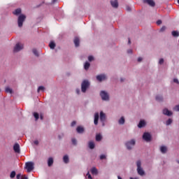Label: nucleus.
<instances>
[{
    "instance_id": "1",
    "label": "nucleus",
    "mask_w": 179,
    "mask_h": 179,
    "mask_svg": "<svg viewBox=\"0 0 179 179\" xmlns=\"http://www.w3.org/2000/svg\"><path fill=\"white\" fill-rule=\"evenodd\" d=\"M136 166H137V173L140 176H145V171L143 169V168L141 167V160H138L136 162Z\"/></svg>"
},
{
    "instance_id": "2",
    "label": "nucleus",
    "mask_w": 179,
    "mask_h": 179,
    "mask_svg": "<svg viewBox=\"0 0 179 179\" xmlns=\"http://www.w3.org/2000/svg\"><path fill=\"white\" fill-rule=\"evenodd\" d=\"M89 87H90L89 81L87 80H83V83H81V92L83 93H85Z\"/></svg>"
},
{
    "instance_id": "3",
    "label": "nucleus",
    "mask_w": 179,
    "mask_h": 179,
    "mask_svg": "<svg viewBox=\"0 0 179 179\" xmlns=\"http://www.w3.org/2000/svg\"><path fill=\"white\" fill-rule=\"evenodd\" d=\"M25 169L27 172L31 173L34 169V164L32 162L25 163Z\"/></svg>"
},
{
    "instance_id": "4",
    "label": "nucleus",
    "mask_w": 179,
    "mask_h": 179,
    "mask_svg": "<svg viewBox=\"0 0 179 179\" xmlns=\"http://www.w3.org/2000/svg\"><path fill=\"white\" fill-rule=\"evenodd\" d=\"M26 20V16L24 15H21L18 17V27L21 28L23 26V23Z\"/></svg>"
},
{
    "instance_id": "5",
    "label": "nucleus",
    "mask_w": 179,
    "mask_h": 179,
    "mask_svg": "<svg viewBox=\"0 0 179 179\" xmlns=\"http://www.w3.org/2000/svg\"><path fill=\"white\" fill-rule=\"evenodd\" d=\"M135 144H136L135 140L131 139L130 141H127L125 143V145H126L127 150H131L132 149V147L134 146Z\"/></svg>"
},
{
    "instance_id": "6",
    "label": "nucleus",
    "mask_w": 179,
    "mask_h": 179,
    "mask_svg": "<svg viewBox=\"0 0 179 179\" xmlns=\"http://www.w3.org/2000/svg\"><path fill=\"white\" fill-rule=\"evenodd\" d=\"M143 139L145 141V142H150L152 140V136L150 133L148 132H145L143 134Z\"/></svg>"
},
{
    "instance_id": "7",
    "label": "nucleus",
    "mask_w": 179,
    "mask_h": 179,
    "mask_svg": "<svg viewBox=\"0 0 179 179\" xmlns=\"http://www.w3.org/2000/svg\"><path fill=\"white\" fill-rule=\"evenodd\" d=\"M100 96L103 101H108L109 100V96L107 92L105 91H101L100 92Z\"/></svg>"
},
{
    "instance_id": "8",
    "label": "nucleus",
    "mask_w": 179,
    "mask_h": 179,
    "mask_svg": "<svg viewBox=\"0 0 179 179\" xmlns=\"http://www.w3.org/2000/svg\"><path fill=\"white\" fill-rule=\"evenodd\" d=\"M23 48H24V45L22 44L17 43L15 45V47H14V52H19L22 50H23Z\"/></svg>"
},
{
    "instance_id": "9",
    "label": "nucleus",
    "mask_w": 179,
    "mask_h": 179,
    "mask_svg": "<svg viewBox=\"0 0 179 179\" xmlns=\"http://www.w3.org/2000/svg\"><path fill=\"white\" fill-rule=\"evenodd\" d=\"M96 78L99 82H102L106 80V76L105 74L98 75Z\"/></svg>"
},
{
    "instance_id": "10",
    "label": "nucleus",
    "mask_w": 179,
    "mask_h": 179,
    "mask_svg": "<svg viewBox=\"0 0 179 179\" xmlns=\"http://www.w3.org/2000/svg\"><path fill=\"white\" fill-rule=\"evenodd\" d=\"M143 3H148L150 6H155V2L153 0H143Z\"/></svg>"
},
{
    "instance_id": "11",
    "label": "nucleus",
    "mask_w": 179,
    "mask_h": 179,
    "mask_svg": "<svg viewBox=\"0 0 179 179\" xmlns=\"http://www.w3.org/2000/svg\"><path fill=\"white\" fill-rule=\"evenodd\" d=\"M13 149H14V152L15 153H18V154L20 153V146L19 143L14 144Z\"/></svg>"
},
{
    "instance_id": "12",
    "label": "nucleus",
    "mask_w": 179,
    "mask_h": 179,
    "mask_svg": "<svg viewBox=\"0 0 179 179\" xmlns=\"http://www.w3.org/2000/svg\"><path fill=\"white\" fill-rule=\"evenodd\" d=\"M99 119L102 123H104L106 121V114L103 111L100 112Z\"/></svg>"
},
{
    "instance_id": "13",
    "label": "nucleus",
    "mask_w": 179,
    "mask_h": 179,
    "mask_svg": "<svg viewBox=\"0 0 179 179\" xmlns=\"http://www.w3.org/2000/svg\"><path fill=\"white\" fill-rule=\"evenodd\" d=\"M163 114L164 115L170 117V116H171L173 115V113L171 111H170L169 109L164 108L163 110Z\"/></svg>"
},
{
    "instance_id": "14",
    "label": "nucleus",
    "mask_w": 179,
    "mask_h": 179,
    "mask_svg": "<svg viewBox=\"0 0 179 179\" xmlns=\"http://www.w3.org/2000/svg\"><path fill=\"white\" fill-rule=\"evenodd\" d=\"M110 5L113 8H118L119 3L117 0L110 1Z\"/></svg>"
},
{
    "instance_id": "15",
    "label": "nucleus",
    "mask_w": 179,
    "mask_h": 179,
    "mask_svg": "<svg viewBox=\"0 0 179 179\" xmlns=\"http://www.w3.org/2000/svg\"><path fill=\"white\" fill-rule=\"evenodd\" d=\"M73 43L76 48H78L80 46V39L78 37H75L73 40Z\"/></svg>"
},
{
    "instance_id": "16",
    "label": "nucleus",
    "mask_w": 179,
    "mask_h": 179,
    "mask_svg": "<svg viewBox=\"0 0 179 179\" xmlns=\"http://www.w3.org/2000/svg\"><path fill=\"white\" fill-rule=\"evenodd\" d=\"M99 119V114L98 113H96L94 114V125H97L98 124Z\"/></svg>"
},
{
    "instance_id": "17",
    "label": "nucleus",
    "mask_w": 179,
    "mask_h": 179,
    "mask_svg": "<svg viewBox=\"0 0 179 179\" xmlns=\"http://www.w3.org/2000/svg\"><path fill=\"white\" fill-rule=\"evenodd\" d=\"M76 131L78 134H83L85 131V129L83 127L78 126L76 128Z\"/></svg>"
},
{
    "instance_id": "18",
    "label": "nucleus",
    "mask_w": 179,
    "mask_h": 179,
    "mask_svg": "<svg viewBox=\"0 0 179 179\" xmlns=\"http://www.w3.org/2000/svg\"><path fill=\"white\" fill-rule=\"evenodd\" d=\"M146 123L145 122V120H140L138 124V127L139 129L143 128L145 126Z\"/></svg>"
},
{
    "instance_id": "19",
    "label": "nucleus",
    "mask_w": 179,
    "mask_h": 179,
    "mask_svg": "<svg viewBox=\"0 0 179 179\" xmlns=\"http://www.w3.org/2000/svg\"><path fill=\"white\" fill-rule=\"evenodd\" d=\"M160 152L162 154H166L167 152V147L165 145H162L160 147Z\"/></svg>"
},
{
    "instance_id": "20",
    "label": "nucleus",
    "mask_w": 179,
    "mask_h": 179,
    "mask_svg": "<svg viewBox=\"0 0 179 179\" xmlns=\"http://www.w3.org/2000/svg\"><path fill=\"white\" fill-rule=\"evenodd\" d=\"M54 159L52 157H49L48 159V166L51 167L53 165Z\"/></svg>"
},
{
    "instance_id": "21",
    "label": "nucleus",
    "mask_w": 179,
    "mask_h": 179,
    "mask_svg": "<svg viewBox=\"0 0 179 179\" xmlns=\"http://www.w3.org/2000/svg\"><path fill=\"white\" fill-rule=\"evenodd\" d=\"M92 175L96 176L98 174V170L96 167H92L90 170Z\"/></svg>"
},
{
    "instance_id": "22",
    "label": "nucleus",
    "mask_w": 179,
    "mask_h": 179,
    "mask_svg": "<svg viewBox=\"0 0 179 179\" xmlns=\"http://www.w3.org/2000/svg\"><path fill=\"white\" fill-rule=\"evenodd\" d=\"M171 35L174 38H178V37H179V32L178 31H173L171 32Z\"/></svg>"
},
{
    "instance_id": "23",
    "label": "nucleus",
    "mask_w": 179,
    "mask_h": 179,
    "mask_svg": "<svg viewBox=\"0 0 179 179\" xmlns=\"http://www.w3.org/2000/svg\"><path fill=\"white\" fill-rule=\"evenodd\" d=\"M88 145H89V148L90 150L94 149L95 145H94V143L93 141H90L89 143H88Z\"/></svg>"
},
{
    "instance_id": "24",
    "label": "nucleus",
    "mask_w": 179,
    "mask_h": 179,
    "mask_svg": "<svg viewBox=\"0 0 179 179\" xmlns=\"http://www.w3.org/2000/svg\"><path fill=\"white\" fill-rule=\"evenodd\" d=\"M118 123H119V124H120V125L124 124V123H125V120H124V117H120V119L118 120Z\"/></svg>"
},
{
    "instance_id": "25",
    "label": "nucleus",
    "mask_w": 179,
    "mask_h": 179,
    "mask_svg": "<svg viewBox=\"0 0 179 179\" xmlns=\"http://www.w3.org/2000/svg\"><path fill=\"white\" fill-rule=\"evenodd\" d=\"M95 139H96V141L99 142L102 140V136L100 134H96Z\"/></svg>"
},
{
    "instance_id": "26",
    "label": "nucleus",
    "mask_w": 179,
    "mask_h": 179,
    "mask_svg": "<svg viewBox=\"0 0 179 179\" xmlns=\"http://www.w3.org/2000/svg\"><path fill=\"white\" fill-rule=\"evenodd\" d=\"M63 162H64V164H68L69 162V158L68 155H64L63 157Z\"/></svg>"
},
{
    "instance_id": "27",
    "label": "nucleus",
    "mask_w": 179,
    "mask_h": 179,
    "mask_svg": "<svg viewBox=\"0 0 179 179\" xmlns=\"http://www.w3.org/2000/svg\"><path fill=\"white\" fill-rule=\"evenodd\" d=\"M21 12H22L21 8H17V9H15V10H14V12H13V13L14 15H20Z\"/></svg>"
},
{
    "instance_id": "28",
    "label": "nucleus",
    "mask_w": 179,
    "mask_h": 179,
    "mask_svg": "<svg viewBox=\"0 0 179 179\" xmlns=\"http://www.w3.org/2000/svg\"><path fill=\"white\" fill-rule=\"evenodd\" d=\"M90 67V64L88 62H86L84 64V69L88 70Z\"/></svg>"
},
{
    "instance_id": "29",
    "label": "nucleus",
    "mask_w": 179,
    "mask_h": 179,
    "mask_svg": "<svg viewBox=\"0 0 179 179\" xmlns=\"http://www.w3.org/2000/svg\"><path fill=\"white\" fill-rule=\"evenodd\" d=\"M55 43L54 42H50V43H49V48H50V49L54 50L55 48Z\"/></svg>"
},
{
    "instance_id": "30",
    "label": "nucleus",
    "mask_w": 179,
    "mask_h": 179,
    "mask_svg": "<svg viewBox=\"0 0 179 179\" xmlns=\"http://www.w3.org/2000/svg\"><path fill=\"white\" fill-rule=\"evenodd\" d=\"M155 99L157 101L161 102L163 101V97L162 96H156Z\"/></svg>"
},
{
    "instance_id": "31",
    "label": "nucleus",
    "mask_w": 179,
    "mask_h": 179,
    "mask_svg": "<svg viewBox=\"0 0 179 179\" xmlns=\"http://www.w3.org/2000/svg\"><path fill=\"white\" fill-rule=\"evenodd\" d=\"M172 122H173V120L171 119V118H169V119H168V120H166V126H169V125H171V124H172Z\"/></svg>"
},
{
    "instance_id": "32",
    "label": "nucleus",
    "mask_w": 179,
    "mask_h": 179,
    "mask_svg": "<svg viewBox=\"0 0 179 179\" xmlns=\"http://www.w3.org/2000/svg\"><path fill=\"white\" fill-rule=\"evenodd\" d=\"M16 176V172L15 171H11V174H10V178L11 179L14 178Z\"/></svg>"
},
{
    "instance_id": "33",
    "label": "nucleus",
    "mask_w": 179,
    "mask_h": 179,
    "mask_svg": "<svg viewBox=\"0 0 179 179\" xmlns=\"http://www.w3.org/2000/svg\"><path fill=\"white\" fill-rule=\"evenodd\" d=\"M6 93H10V94H12L13 93V90L11 88L7 87H6Z\"/></svg>"
},
{
    "instance_id": "34",
    "label": "nucleus",
    "mask_w": 179,
    "mask_h": 179,
    "mask_svg": "<svg viewBox=\"0 0 179 179\" xmlns=\"http://www.w3.org/2000/svg\"><path fill=\"white\" fill-rule=\"evenodd\" d=\"M34 117H35V120L37 121L39 119V114L38 113H34Z\"/></svg>"
},
{
    "instance_id": "35",
    "label": "nucleus",
    "mask_w": 179,
    "mask_h": 179,
    "mask_svg": "<svg viewBox=\"0 0 179 179\" xmlns=\"http://www.w3.org/2000/svg\"><path fill=\"white\" fill-rule=\"evenodd\" d=\"M45 90V87L43 86H39V87H38V93H39L41 91H44Z\"/></svg>"
},
{
    "instance_id": "36",
    "label": "nucleus",
    "mask_w": 179,
    "mask_h": 179,
    "mask_svg": "<svg viewBox=\"0 0 179 179\" xmlns=\"http://www.w3.org/2000/svg\"><path fill=\"white\" fill-rule=\"evenodd\" d=\"M71 143L73 145H77V140L76 138H72L71 139Z\"/></svg>"
},
{
    "instance_id": "37",
    "label": "nucleus",
    "mask_w": 179,
    "mask_h": 179,
    "mask_svg": "<svg viewBox=\"0 0 179 179\" xmlns=\"http://www.w3.org/2000/svg\"><path fill=\"white\" fill-rule=\"evenodd\" d=\"M32 52H34V55H35V56L38 57V53L36 49L32 50Z\"/></svg>"
},
{
    "instance_id": "38",
    "label": "nucleus",
    "mask_w": 179,
    "mask_h": 179,
    "mask_svg": "<svg viewBox=\"0 0 179 179\" xmlns=\"http://www.w3.org/2000/svg\"><path fill=\"white\" fill-rule=\"evenodd\" d=\"M86 176L87 177L88 179H92V177L91 174L90 173V171H87Z\"/></svg>"
},
{
    "instance_id": "39",
    "label": "nucleus",
    "mask_w": 179,
    "mask_h": 179,
    "mask_svg": "<svg viewBox=\"0 0 179 179\" xmlns=\"http://www.w3.org/2000/svg\"><path fill=\"white\" fill-rule=\"evenodd\" d=\"M166 29V27L165 26L162 27V28L160 29V32H164L165 31Z\"/></svg>"
},
{
    "instance_id": "40",
    "label": "nucleus",
    "mask_w": 179,
    "mask_h": 179,
    "mask_svg": "<svg viewBox=\"0 0 179 179\" xmlns=\"http://www.w3.org/2000/svg\"><path fill=\"white\" fill-rule=\"evenodd\" d=\"M106 159V156L105 155H100V159L101 160H103V159Z\"/></svg>"
},
{
    "instance_id": "41",
    "label": "nucleus",
    "mask_w": 179,
    "mask_h": 179,
    "mask_svg": "<svg viewBox=\"0 0 179 179\" xmlns=\"http://www.w3.org/2000/svg\"><path fill=\"white\" fill-rule=\"evenodd\" d=\"M173 110H174L175 111L179 112V105L176 106L174 107Z\"/></svg>"
},
{
    "instance_id": "42",
    "label": "nucleus",
    "mask_w": 179,
    "mask_h": 179,
    "mask_svg": "<svg viewBox=\"0 0 179 179\" xmlns=\"http://www.w3.org/2000/svg\"><path fill=\"white\" fill-rule=\"evenodd\" d=\"M94 60V57L92 56H89L88 57V61L89 62H92Z\"/></svg>"
},
{
    "instance_id": "43",
    "label": "nucleus",
    "mask_w": 179,
    "mask_h": 179,
    "mask_svg": "<svg viewBox=\"0 0 179 179\" xmlns=\"http://www.w3.org/2000/svg\"><path fill=\"white\" fill-rule=\"evenodd\" d=\"M164 62V59H160L159 61V64H163Z\"/></svg>"
},
{
    "instance_id": "44",
    "label": "nucleus",
    "mask_w": 179,
    "mask_h": 179,
    "mask_svg": "<svg viewBox=\"0 0 179 179\" xmlns=\"http://www.w3.org/2000/svg\"><path fill=\"white\" fill-rule=\"evenodd\" d=\"M173 83L176 84H179V80L177 78L173 79Z\"/></svg>"
},
{
    "instance_id": "45",
    "label": "nucleus",
    "mask_w": 179,
    "mask_h": 179,
    "mask_svg": "<svg viewBox=\"0 0 179 179\" xmlns=\"http://www.w3.org/2000/svg\"><path fill=\"white\" fill-rule=\"evenodd\" d=\"M156 23H157V25H161L162 24V20H157Z\"/></svg>"
},
{
    "instance_id": "46",
    "label": "nucleus",
    "mask_w": 179,
    "mask_h": 179,
    "mask_svg": "<svg viewBox=\"0 0 179 179\" xmlns=\"http://www.w3.org/2000/svg\"><path fill=\"white\" fill-rule=\"evenodd\" d=\"M76 121H73V122H71V127H74V126H76Z\"/></svg>"
},
{
    "instance_id": "47",
    "label": "nucleus",
    "mask_w": 179,
    "mask_h": 179,
    "mask_svg": "<svg viewBox=\"0 0 179 179\" xmlns=\"http://www.w3.org/2000/svg\"><path fill=\"white\" fill-rule=\"evenodd\" d=\"M64 137V134L59 135V140H61Z\"/></svg>"
},
{
    "instance_id": "48",
    "label": "nucleus",
    "mask_w": 179,
    "mask_h": 179,
    "mask_svg": "<svg viewBox=\"0 0 179 179\" xmlns=\"http://www.w3.org/2000/svg\"><path fill=\"white\" fill-rule=\"evenodd\" d=\"M34 144H35L36 145H38V144H39L38 141L36 140V141H34Z\"/></svg>"
},
{
    "instance_id": "49",
    "label": "nucleus",
    "mask_w": 179,
    "mask_h": 179,
    "mask_svg": "<svg viewBox=\"0 0 179 179\" xmlns=\"http://www.w3.org/2000/svg\"><path fill=\"white\" fill-rule=\"evenodd\" d=\"M22 177V175L20 173L17 174V179H20Z\"/></svg>"
},
{
    "instance_id": "50",
    "label": "nucleus",
    "mask_w": 179,
    "mask_h": 179,
    "mask_svg": "<svg viewBox=\"0 0 179 179\" xmlns=\"http://www.w3.org/2000/svg\"><path fill=\"white\" fill-rule=\"evenodd\" d=\"M127 10H128L129 12H130L131 10V8L129 6H127L126 8Z\"/></svg>"
},
{
    "instance_id": "51",
    "label": "nucleus",
    "mask_w": 179,
    "mask_h": 179,
    "mask_svg": "<svg viewBox=\"0 0 179 179\" xmlns=\"http://www.w3.org/2000/svg\"><path fill=\"white\" fill-rule=\"evenodd\" d=\"M143 60V58L142 57H138V62H141Z\"/></svg>"
},
{
    "instance_id": "52",
    "label": "nucleus",
    "mask_w": 179,
    "mask_h": 179,
    "mask_svg": "<svg viewBox=\"0 0 179 179\" xmlns=\"http://www.w3.org/2000/svg\"><path fill=\"white\" fill-rule=\"evenodd\" d=\"M127 53L128 54H132V50H128Z\"/></svg>"
},
{
    "instance_id": "53",
    "label": "nucleus",
    "mask_w": 179,
    "mask_h": 179,
    "mask_svg": "<svg viewBox=\"0 0 179 179\" xmlns=\"http://www.w3.org/2000/svg\"><path fill=\"white\" fill-rule=\"evenodd\" d=\"M40 118H41V120H43L44 117H43V114H41Z\"/></svg>"
},
{
    "instance_id": "54",
    "label": "nucleus",
    "mask_w": 179,
    "mask_h": 179,
    "mask_svg": "<svg viewBox=\"0 0 179 179\" xmlns=\"http://www.w3.org/2000/svg\"><path fill=\"white\" fill-rule=\"evenodd\" d=\"M55 2H57V0H52V3H55Z\"/></svg>"
},
{
    "instance_id": "55",
    "label": "nucleus",
    "mask_w": 179,
    "mask_h": 179,
    "mask_svg": "<svg viewBox=\"0 0 179 179\" xmlns=\"http://www.w3.org/2000/svg\"><path fill=\"white\" fill-rule=\"evenodd\" d=\"M128 44L130 45L131 44V39L128 38Z\"/></svg>"
},
{
    "instance_id": "56",
    "label": "nucleus",
    "mask_w": 179,
    "mask_h": 179,
    "mask_svg": "<svg viewBox=\"0 0 179 179\" xmlns=\"http://www.w3.org/2000/svg\"><path fill=\"white\" fill-rule=\"evenodd\" d=\"M79 92H80V90H76V93H77L78 94H79Z\"/></svg>"
},
{
    "instance_id": "57",
    "label": "nucleus",
    "mask_w": 179,
    "mask_h": 179,
    "mask_svg": "<svg viewBox=\"0 0 179 179\" xmlns=\"http://www.w3.org/2000/svg\"><path fill=\"white\" fill-rule=\"evenodd\" d=\"M117 179H122V178L120 176H118Z\"/></svg>"
},
{
    "instance_id": "58",
    "label": "nucleus",
    "mask_w": 179,
    "mask_h": 179,
    "mask_svg": "<svg viewBox=\"0 0 179 179\" xmlns=\"http://www.w3.org/2000/svg\"><path fill=\"white\" fill-rule=\"evenodd\" d=\"M129 179H137L136 178L130 177Z\"/></svg>"
},
{
    "instance_id": "59",
    "label": "nucleus",
    "mask_w": 179,
    "mask_h": 179,
    "mask_svg": "<svg viewBox=\"0 0 179 179\" xmlns=\"http://www.w3.org/2000/svg\"><path fill=\"white\" fill-rule=\"evenodd\" d=\"M22 179H28V178L27 177H24V178H22Z\"/></svg>"
},
{
    "instance_id": "60",
    "label": "nucleus",
    "mask_w": 179,
    "mask_h": 179,
    "mask_svg": "<svg viewBox=\"0 0 179 179\" xmlns=\"http://www.w3.org/2000/svg\"><path fill=\"white\" fill-rule=\"evenodd\" d=\"M120 81H121V82H124V80H123V79H120Z\"/></svg>"
},
{
    "instance_id": "61",
    "label": "nucleus",
    "mask_w": 179,
    "mask_h": 179,
    "mask_svg": "<svg viewBox=\"0 0 179 179\" xmlns=\"http://www.w3.org/2000/svg\"><path fill=\"white\" fill-rule=\"evenodd\" d=\"M178 3H179V0L177 1Z\"/></svg>"
},
{
    "instance_id": "62",
    "label": "nucleus",
    "mask_w": 179,
    "mask_h": 179,
    "mask_svg": "<svg viewBox=\"0 0 179 179\" xmlns=\"http://www.w3.org/2000/svg\"><path fill=\"white\" fill-rule=\"evenodd\" d=\"M178 164H179V162H178Z\"/></svg>"
}]
</instances>
